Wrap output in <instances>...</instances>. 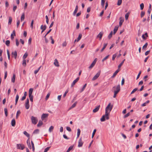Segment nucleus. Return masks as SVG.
<instances>
[{"label": "nucleus", "mask_w": 152, "mask_h": 152, "mask_svg": "<svg viewBox=\"0 0 152 152\" xmlns=\"http://www.w3.org/2000/svg\"><path fill=\"white\" fill-rule=\"evenodd\" d=\"M113 107V105H111L110 103H109L105 108V115H103L100 119V121H104L105 120V119L108 120L109 119V115Z\"/></svg>", "instance_id": "1"}, {"label": "nucleus", "mask_w": 152, "mask_h": 152, "mask_svg": "<svg viewBox=\"0 0 152 152\" xmlns=\"http://www.w3.org/2000/svg\"><path fill=\"white\" fill-rule=\"evenodd\" d=\"M32 123V124H36L37 123L38 120L36 117H34L33 116H32L31 118Z\"/></svg>", "instance_id": "2"}, {"label": "nucleus", "mask_w": 152, "mask_h": 152, "mask_svg": "<svg viewBox=\"0 0 152 152\" xmlns=\"http://www.w3.org/2000/svg\"><path fill=\"white\" fill-rule=\"evenodd\" d=\"M17 148L18 149H21L22 150H23L25 147L24 145L20 144H18L17 145Z\"/></svg>", "instance_id": "3"}, {"label": "nucleus", "mask_w": 152, "mask_h": 152, "mask_svg": "<svg viewBox=\"0 0 152 152\" xmlns=\"http://www.w3.org/2000/svg\"><path fill=\"white\" fill-rule=\"evenodd\" d=\"M97 60V59L96 58H95L94 60L93 61L92 64L89 67V69H92L94 66L95 64H96V62Z\"/></svg>", "instance_id": "4"}, {"label": "nucleus", "mask_w": 152, "mask_h": 152, "mask_svg": "<svg viewBox=\"0 0 152 152\" xmlns=\"http://www.w3.org/2000/svg\"><path fill=\"white\" fill-rule=\"evenodd\" d=\"M100 73L101 71H99L93 78L92 79V80H94L96 79L100 75Z\"/></svg>", "instance_id": "5"}, {"label": "nucleus", "mask_w": 152, "mask_h": 152, "mask_svg": "<svg viewBox=\"0 0 152 152\" xmlns=\"http://www.w3.org/2000/svg\"><path fill=\"white\" fill-rule=\"evenodd\" d=\"M113 88L115 89V90L114 91H117V93H118L120 90V85L119 84L117 86H114Z\"/></svg>", "instance_id": "6"}, {"label": "nucleus", "mask_w": 152, "mask_h": 152, "mask_svg": "<svg viewBox=\"0 0 152 152\" xmlns=\"http://www.w3.org/2000/svg\"><path fill=\"white\" fill-rule=\"evenodd\" d=\"M83 142L82 141L81 138H80L78 141V147H81L83 144Z\"/></svg>", "instance_id": "7"}, {"label": "nucleus", "mask_w": 152, "mask_h": 152, "mask_svg": "<svg viewBox=\"0 0 152 152\" xmlns=\"http://www.w3.org/2000/svg\"><path fill=\"white\" fill-rule=\"evenodd\" d=\"M79 79V77H77L75 80H74L73 82L72 83V84H71V86L72 87H73L75 84L78 81V80Z\"/></svg>", "instance_id": "8"}, {"label": "nucleus", "mask_w": 152, "mask_h": 152, "mask_svg": "<svg viewBox=\"0 0 152 152\" xmlns=\"http://www.w3.org/2000/svg\"><path fill=\"white\" fill-rule=\"evenodd\" d=\"M48 116V114H45L43 113L41 116V119L42 120H43L45 118H47Z\"/></svg>", "instance_id": "9"}, {"label": "nucleus", "mask_w": 152, "mask_h": 152, "mask_svg": "<svg viewBox=\"0 0 152 152\" xmlns=\"http://www.w3.org/2000/svg\"><path fill=\"white\" fill-rule=\"evenodd\" d=\"M103 34V32H100L97 35V38H99V39L100 40L102 38Z\"/></svg>", "instance_id": "10"}, {"label": "nucleus", "mask_w": 152, "mask_h": 152, "mask_svg": "<svg viewBox=\"0 0 152 152\" xmlns=\"http://www.w3.org/2000/svg\"><path fill=\"white\" fill-rule=\"evenodd\" d=\"M46 26L45 25L44 26L43 25H41L40 27L41 29L42 30L41 33H42L46 29Z\"/></svg>", "instance_id": "11"}, {"label": "nucleus", "mask_w": 152, "mask_h": 152, "mask_svg": "<svg viewBox=\"0 0 152 152\" xmlns=\"http://www.w3.org/2000/svg\"><path fill=\"white\" fill-rule=\"evenodd\" d=\"M12 54L13 55V56H14V58L15 59L17 58V53L16 51H15L14 52H12Z\"/></svg>", "instance_id": "12"}, {"label": "nucleus", "mask_w": 152, "mask_h": 152, "mask_svg": "<svg viewBox=\"0 0 152 152\" xmlns=\"http://www.w3.org/2000/svg\"><path fill=\"white\" fill-rule=\"evenodd\" d=\"M120 70L119 69L117 70L113 73V75L111 76V77L112 78L114 77L117 75V74L118 73V72Z\"/></svg>", "instance_id": "13"}, {"label": "nucleus", "mask_w": 152, "mask_h": 152, "mask_svg": "<svg viewBox=\"0 0 152 152\" xmlns=\"http://www.w3.org/2000/svg\"><path fill=\"white\" fill-rule=\"evenodd\" d=\"M27 143L28 148H29L30 149H31V147L30 143L29 137L28 138V139L27 141Z\"/></svg>", "instance_id": "14"}, {"label": "nucleus", "mask_w": 152, "mask_h": 152, "mask_svg": "<svg viewBox=\"0 0 152 152\" xmlns=\"http://www.w3.org/2000/svg\"><path fill=\"white\" fill-rule=\"evenodd\" d=\"M100 107V105H99L97 107H96L93 110V112L94 113H96L97 112L99 109Z\"/></svg>", "instance_id": "15"}, {"label": "nucleus", "mask_w": 152, "mask_h": 152, "mask_svg": "<svg viewBox=\"0 0 152 152\" xmlns=\"http://www.w3.org/2000/svg\"><path fill=\"white\" fill-rule=\"evenodd\" d=\"M54 64L55 65V66L58 67L59 66V64H58V62L57 60V59H55L54 60Z\"/></svg>", "instance_id": "16"}, {"label": "nucleus", "mask_w": 152, "mask_h": 152, "mask_svg": "<svg viewBox=\"0 0 152 152\" xmlns=\"http://www.w3.org/2000/svg\"><path fill=\"white\" fill-rule=\"evenodd\" d=\"M77 103V102H75L72 105V106L69 108V110H71V109L75 107L76 106V104Z\"/></svg>", "instance_id": "17"}, {"label": "nucleus", "mask_w": 152, "mask_h": 152, "mask_svg": "<svg viewBox=\"0 0 152 152\" xmlns=\"http://www.w3.org/2000/svg\"><path fill=\"white\" fill-rule=\"evenodd\" d=\"M78 9V7L77 5H76V6L75 9V10H74L73 13V15H75L77 12V10Z\"/></svg>", "instance_id": "18"}, {"label": "nucleus", "mask_w": 152, "mask_h": 152, "mask_svg": "<svg viewBox=\"0 0 152 152\" xmlns=\"http://www.w3.org/2000/svg\"><path fill=\"white\" fill-rule=\"evenodd\" d=\"M43 124V122L41 120H39L37 125V126L39 127L41 126Z\"/></svg>", "instance_id": "19"}, {"label": "nucleus", "mask_w": 152, "mask_h": 152, "mask_svg": "<svg viewBox=\"0 0 152 152\" xmlns=\"http://www.w3.org/2000/svg\"><path fill=\"white\" fill-rule=\"evenodd\" d=\"M15 124V121L14 119H13L11 121V125L13 126H14Z\"/></svg>", "instance_id": "20"}, {"label": "nucleus", "mask_w": 152, "mask_h": 152, "mask_svg": "<svg viewBox=\"0 0 152 152\" xmlns=\"http://www.w3.org/2000/svg\"><path fill=\"white\" fill-rule=\"evenodd\" d=\"M118 26H115L114 28V30H113V34H115L116 32H117V31L118 30Z\"/></svg>", "instance_id": "21"}, {"label": "nucleus", "mask_w": 152, "mask_h": 152, "mask_svg": "<svg viewBox=\"0 0 152 152\" xmlns=\"http://www.w3.org/2000/svg\"><path fill=\"white\" fill-rule=\"evenodd\" d=\"M107 43H105L104 44V46L103 48H102V49L101 50V52H102L105 49V48H106V46H107Z\"/></svg>", "instance_id": "22"}, {"label": "nucleus", "mask_w": 152, "mask_h": 152, "mask_svg": "<svg viewBox=\"0 0 152 152\" xmlns=\"http://www.w3.org/2000/svg\"><path fill=\"white\" fill-rule=\"evenodd\" d=\"M15 79V75L14 74L13 75L12 77V79L11 81L12 82L14 83Z\"/></svg>", "instance_id": "23"}, {"label": "nucleus", "mask_w": 152, "mask_h": 152, "mask_svg": "<svg viewBox=\"0 0 152 152\" xmlns=\"http://www.w3.org/2000/svg\"><path fill=\"white\" fill-rule=\"evenodd\" d=\"M31 145H32V151H33L34 152L35 151V147H34V143H33V141H31Z\"/></svg>", "instance_id": "24"}, {"label": "nucleus", "mask_w": 152, "mask_h": 152, "mask_svg": "<svg viewBox=\"0 0 152 152\" xmlns=\"http://www.w3.org/2000/svg\"><path fill=\"white\" fill-rule=\"evenodd\" d=\"M33 91V89L32 88H30L29 91V95H32V92Z\"/></svg>", "instance_id": "25"}, {"label": "nucleus", "mask_w": 152, "mask_h": 152, "mask_svg": "<svg viewBox=\"0 0 152 152\" xmlns=\"http://www.w3.org/2000/svg\"><path fill=\"white\" fill-rule=\"evenodd\" d=\"M77 138L78 137L80 134V130L79 129H77Z\"/></svg>", "instance_id": "26"}, {"label": "nucleus", "mask_w": 152, "mask_h": 152, "mask_svg": "<svg viewBox=\"0 0 152 152\" xmlns=\"http://www.w3.org/2000/svg\"><path fill=\"white\" fill-rule=\"evenodd\" d=\"M125 61V59H124L121 62V63L118 66V68H120L121 66L123 64V63L124 62V61Z\"/></svg>", "instance_id": "27"}, {"label": "nucleus", "mask_w": 152, "mask_h": 152, "mask_svg": "<svg viewBox=\"0 0 152 152\" xmlns=\"http://www.w3.org/2000/svg\"><path fill=\"white\" fill-rule=\"evenodd\" d=\"M25 18V15H24V13H23L22 14L21 18V21H23Z\"/></svg>", "instance_id": "28"}, {"label": "nucleus", "mask_w": 152, "mask_h": 152, "mask_svg": "<svg viewBox=\"0 0 152 152\" xmlns=\"http://www.w3.org/2000/svg\"><path fill=\"white\" fill-rule=\"evenodd\" d=\"M82 37V34H79V35L78 37V38H77V42H78L80 39H81V38Z\"/></svg>", "instance_id": "29"}, {"label": "nucleus", "mask_w": 152, "mask_h": 152, "mask_svg": "<svg viewBox=\"0 0 152 152\" xmlns=\"http://www.w3.org/2000/svg\"><path fill=\"white\" fill-rule=\"evenodd\" d=\"M23 134H25L26 136L28 138L29 137L30 135L26 131H24L23 132Z\"/></svg>", "instance_id": "30"}, {"label": "nucleus", "mask_w": 152, "mask_h": 152, "mask_svg": "<svg viewBox=\"0 0 152 152\" xmlns=\"http://www.w3.org/2000/svg\"><path fill=\"white\" fill-rule=\"evenodd\" d=\"M12 21V19L11 17H9L8 24H10Z\"/></svg>", "instance_id": "31"}, {"label": "nucleus", "mask_w": 152, "mask_h": 152, "mask_svg": "<svg viewBox=\"0 0 152 152\" xmlns=\"http://www.w3.org/2000/svg\"><path fill=\"white\" fill-rule=\"evenodd\" d=\"M54 128V127L53 126H50V127L49 128V132H52Z\"/></svg>", "instance_id": "32"}, {"label": "nucleus", "mask_w": 152, "mask_h": 152, "mask_svg": "<svg viewBox=\"0 0 152 152\" xmlns=\"http://www.w3.org/2000/svg\"><path fill=\"white\" fill-rule=\"evenodd\" d=\"M19 99V96L18 94H17L15 98V104H16Z\"/></svg>", "instance_id": "33"}, {"label": "nucleus", "mask_w": 152, "mask_h": 152, "mask_svg": "<svg viewBox=\"0 0 152 152\" xmlns=\"http://www.w3.org/2000/svg\"><path fill=\"white\" fill-rule=\"evenodd\" d=\"M4 111L5 115L6 117H7L8 115L7 109V108H5L4 109Z\"/></svg>", "instance_id": "34"}, {"label": "nucleus", "mask_w": 152, "mask_h": 152, "mask_svg": "<svg viewBox=\"0 0 152 152\" xmlns=\"http://www.w3.org/2000/svg\"><path fill=\"white\" fill-rule=\"evenodd\" d=\"M73 148V146H71L68 148V149L66 151V152H69Z\"/></svg>", "instance_id": "35"}, {"label": "nucleus", "mask_w": 152, "mask_h": 152, "mask_svg": "<svg viewBox=\"0 0 152 152\" xmlns=\"http://www.w3.org/2000/svg\"><path fill=\"white\" fill-rule=\"evenodd\" d=\"M28 54L27 53H26L24 54V55L23 56V60H25V59L27 57V56H28Z\"/></svg>", "instance_id": "36"}, {"label": "nucleus", "mask_w": 152, "mask_h": 152, "mask_svg": "<svg viewBox=\"0 0 152 152\" xmlns=\"http://www.w3.org/2000/svg\"><path fill=\"white\" fill-rule=\"evenodd\" d=\"M86 85H87V84H85L83 86V87L82 88L81 90L80 91V92H83L84 90L85 89L86 86Z\"/></svg>", "instance_id": "37"}, {"label": "nucleus", "mask_w": 152, "mask_h": 152, "mask_svg": "<svg viewBox=\"0 0 152 152\" xmlns=\"http://www.w3.org/2000/svg\"><path fill=\"white\" fill-rule=\"evenodd\" d=\"M124 19H121L120 21H119V26H121L122 24V23H123V22H124Z\"/></svg>", "instance_id": "38"}, {"label": "nucleus", "mask_w": 152, "mask_h": 152, "mask_svg": "<svg viewBox=\"0 0 152 152\" xmlns=\"http://www.w3.org/2000/svg\"><path fill=\"white\" fill-rule=\"evenodd\" d=\"M148 43L147 42H146L145 44L143 45L142 47V49H145L148 46Z\"/></svg>", "instance_id": "39"}, {"label": "nucleus", "mask_w": 152, "mask_h": 152, "mask_svg": "<svg viewBox=\"0 0 152 152\" xmlns=\"http://www.w3.org/2000/svg\"><path fill=\"white\" fill-rule=\"evenodd\" d=\"M39 130L38 129H36L33 132V134H38L39 132Z\"/></svg>", "instance_id": "40"}, {"label": "nucleus", "mask_w": 152, "mask_h": 152, "mask_svg": "<svg viewBox=\"0 0 152 152\" xmlns=\"http://www.w3.org/2000/svg\"><path fill=\"white\" fill-rule=\"evenodd\" d=\"M129 12H128L127 13H126L125 15V19L126 20H127L128 19V17H129Z\"/></svg>", "instance_id": "41"}, {"label": "nucleus", "mask_w": 152, "mask_h": 152, "mask_svg": "<svg viewBox=\"0 0 152 152\" xmlns=\"http://www.w3.org/2000/svg\"><path fill=\"white\" fill-rule=\"evenodd\" d=\"M112 34H113V31H112L110 32V34H109V35L108 36V37L109 39H110L111 38V37H112Z\"/></svg>", "instance_id": "42"}, {"label": "nucleus", "mask_w": 152, "mask_h": 152, "mask_svg": "<svg viewBox=\"0 0 152 152\" xmlns=\"http://www.w3.org/2000/svg\"><path fill=\"white\" fill-rule=\"evenodd\" d=\"M10 42L9 40H6L5 42L6 45L8 46H9Z\"/></svg>", "instance_id": "43"}, {"label": "nucleus", "mask_w": 152, "mask_h": 152, "mask_svg": "<svg viewBox=\"0 0 152 152\" xmlns=\"http://www.w3.org/2000/svg\"><path fill=\"white\" fill-rule=\"evenodd\" d=\"M25 108L26 109H28L29 107V104H26V103H25Z\"/></svg>", "instance_id": "44"}, {"label": "nucleus", "mask_w": 152, "mask_h": 152, "mask_svg": "<svg viewBox=\"0 0 152 152\" xmlns=\"http://www.w3.org/2000/svg\"><path fill=\"white\" fill-rule=\"evenodd\" d=\"M122 2V0H118L117 5L118 6L120 5L121 4Z\"/></svg>", "instance_id": "45"}, {"label": "nucleus", "mask_w": 152, "mask_h": 152, "mask_svg": "<svg viewBox=\"0 0 152 152\" xmlns=\"http://www.w3.org/2000/svg\"><path fill=\"white\" fill-rule=\"evenodd\" d=\"M140 9L141 10H142L143 9V8H144V4L143 3H141L140 4Z\"/></svg>", "instance_id": "46"}, {"label": "nucleus", "mask_w": 152, "mask_h": 152, "mask_svg": "<svg viewBox=\"0 0 152 152\" xmlns=\"http://www.w3.org/2000/svg\"><path fill=\"white\" fill-rule=\"evenodd\" d=\"M29 98L31 102L33 101V96L32 95H29Z\"/></svg>", "instance_id": "47"}, {"label": "nucleus", "mask_w": 152, "mask_h": 152, "mask_svg": "<svg viewBox=\"0 0 152 152\" xmlns=\"http://www.w3.org/2000/svg\"><path fill=\"white\" fill-rule=\"evenodd\" d=\"M41 66H40V67H39L37 69V70H35L34 71V73L35 74H37V73L38 72V71H39V69H40L41 67Z\"/></svg>", "instance_id": "48"}, {"label": "nucleus", "mask_w": 152, "mask_h": 152, "mask_svg": "<svg viewBox=\"0 0 152 152\" xmlns=\"http://www.w3.org/2000/svg\"><path fill=\"white\" fill-rule=\"evenodd\" d=\"M7 56H8V58L9 60H10V53H9L8 50H7Z\"/></svg>", "instance_id": "49"}, {"label": "nucleus", "mask_w": 152, "mask_h": 152, "mask_svg": "<svg viewBox=\"0 0 152 152\" xmlns=\"http://www.w3.org/2000/svg\"><path fill=\"white\" fill-rule=\"evenodd\" d=\"M96 132V129H94L93 131V132L92 133V138H93L94 137V136Z\"/></svg>", "instance_id": "50"}, {"label": "nucleus", "mask_w": 152, "mask_h": 152, "mask_svg": "<svg viewBox=\"0 0 152 152\" xmlns=\"http://www.w3.org/2000/svg\"><path fill=\"white\" fill-rule=\"evenodd\" d=\"M109 55H107V56H106L102 60V62H103L105 60H106L109 57Z\"/></svg>", "instance_id": "51"}, {"label": "nucleus", "mask_w": 152, "mask_h": 152, "mask_svg": "<svg viewBox=\"0 0 152 152\" xmlns=\"http://www.w3.org/2000/svg\"><path fill=\"white\" fill-rule=\"evenodd\" d=\"M22 64L23 66H26V62L25 60H23V61Z\"/></svg>", "instance_id": "52"}, {"label": "nucleus", "mask_w": 152, "mask_h": 152, "mask_svg": "<svg viewBox=\"0 0 152 152\" xmlns=\"http://www.w3.org/2000/svg\"><path fill=\"white\" fill-rule=\"evenodd\" d=\"M105 3V0H101V5L103 7H104V5Z\"/></svg>", "instance_id": "53"}, {"label": "nucleus", "mask_w": 152, "mask_h": 152, "mask_svg": "<svg viewBox=\"0 0 152 152\" xmlns=\"http://www.w3.org/2000/svg\"><path fill=\"white\" fill-rule=\"evenodd\" d=\"M50 148V147H47L44 150V152H47L48 150Z\"/></svg>", "instance_id": "54"}, {"label": "nucleus", "mask_w": 152, "mask_h": 152, "mask_svg": "<svg viewBox=\"0 0 152 152\" xmlns=\"http://www.w3.org/2000/svg\"><path fill=\"white\" fill-rule=\"evenodd\" d=\"M45 18L46 19V22L47 24H48L49 23V19L47 15L45 16Z\"/></svg>", "instance_id": "55"}, {"label": "nucleus", "mask_w": 152, "mask_h": 152, "mask_svg": "<svg viewBox=\"0 0 152 152\" xmlns=\"http://www.w3.org/2000/svg\"><path fill=\"white\" fill-rule=\"evenodd\" d=\"M141 72H142L141 71H140L139 72V73H138V75L137 76V79H136L137 80L139 78V77H140V75H141Z\"/></svg>", "instance_id": "56"}, {"label": "nucleus", "mask_w": 152, "mask_h": 152, "mask_svg": "<svg viewBox=\"0 0 152 152\" xmlns=\"http://www.w3.org/2000/svg\"><path fill=\"white\" fill-rule=\"evenodd\" d=\"M16 41V45L17 46H18L19 45V42L18 39H16L15 40Z\"/></svg>", "instance_id": "57"}, {"label": "nucleus", "mask_w": 152, "mask_h": 152, "mask_svg": "<svg viewBox=\"0 0 152 152\" xmlns=\"http://www.w3.org/2000/svg\"><path fill=\"white\" fill-rule=\"evenodd\" d=\"M21 112L20 111V110H18L17 112V114H16V118H17L18 117V115Z\"/></svg>", "instance_id": "58"}, {"label": "nucleus", "mask_w": 152, "mask_h": 152, "mask_svg": "<svg viewBox=\"0 0 152 152\" xmlns=\"http://www.w3.org/2000/svg\"><path fill=\"white\" fill-rule=\"evenodd\" d=\"M137 88H135L134 89L133 91H132V92L131 93V94H132L133 93H134L136 91H137Z\"/></svg>", "instance_id": "59"}, {"label": "nucleus", "mask_w": 152, "mask_h": 152, "mask_svg": "<svg viewBox=\"0 0 152 152\" xmlns=\"http://www.w3.org/2000/svg\"><path fill=\"white\" fill-rule=\"evenodd\" d=\"M145 12H144L142 11L141 13V17L142 18L145 15Z\"/></svg>", "instance_id": "60"}, {"label": "nucleus", "mask_w": 152, "mask_h": 152, "mask_svg": "<svg viewBox=\"0 0 152 152\" xmlns=\"http://www.w3.org/2000/svg\"><path fill=\"white\" fill-rule=\"evenodd\" d=\"M50 93H48L46 97H45V100H47L49 98L50 96Z\"/></svg>", "instance_id": "61"}, {"label": "nucleus", "mask_w": 152, "mask_h": 152, "mask_svg": "<svg viewBox=\"0 0 152 152\" xmlns=\"http://www.w3.org/2000/svg\"><path fill=\"white\" fill-rule=\"evenodd\" d=\"M130 115V113H128L126 114L124 116V118H126L128 117Z\"/></svg>", "instance_id": "62"}, {"label": "nucleus", "mask_w": 152, "mask_h": 152, "mask_svg": "<svg viewBox=\"0 0 152 152\" xmlns=\"http://www.w3.org/2000/svg\"><path fill=\"white\" fill-rule=\"evenodd\" d=\"M68 90H66L65 91V93H64V94L63 96V97H64L66 96V94L68 93Z\"/></svg>", "instance_id": "63"}, {"label": "nucleus", "mask_w": 152, "mask_h": 152, "mask_svg": "<svg viewBox=\"0 0 152 152\" xmlns=\"http://www.w3.org/2000/svg\"><path fill=\"white\" fill-rule=\"evenodd\" d=\"M116 56V54H113V56L112 60H114Z\"/></svg>", "instance_id": "64"}]
</instances>
